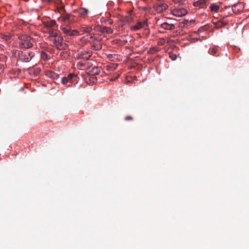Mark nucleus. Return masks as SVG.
Here are the masks:
<instances>
[{"label": "nucleus", "instance_id": "19", "mask_svg": "<svg viewBox=\"0 0 249 249\" xmlns=\"http://www.w3.org/2000/svg\"><path fill=\"white\" fill-rule=\"evenodd\" d=\"M79 12L80 14H83L84 15L87 14L88 11L85 9L82 8L80 9Z\"/></svg>", "mask_w": 249, "mask_h": 249}, {"label": "nucleus", "instance_id": "16", "mask_svg": "<svg viewBox=\"0 0 249 249\" xmlns=\"http://www.w3.org/2000/svg\"><path fill=\"white\" fill-rule=\"evenodd\" d=\"M217 52V49L216 48H212L210 49V53L211 54L214 55Z\"/></svg>", "mask_w": 249, "mask_h": 249}, {"label": "nucleus", "instance_id": "17", "mask_svg": "<svg viewBox=\"0 0 249 249\" xmlns=\"http://www.w3.org/2000/svg\"><path fill=\"white\" fill-rule=\"evenodd\" d=\"M62 31L65 34L69 35L71 29H70L69 27L63 28Z\"/></svg>", "mask_w": 249, "mask_h": 249}, {"label": "nucleus", "instance_id": "13", "mask_svg": "<svg viewBox=\"0 0 249 249\" xmlns=\"http://www.w3.org/2000/svg\"><path fill=\"white\" fill-rule=\"evenodd\" d=\"M144 23L142 22H138L136 25L131 26V29L132 30L136 31L139 30L143 27Z\"/></svg>", "mask_w": 249, "mask_h": 249}, {"label": "nucleus", "instance_id": "3", "mask_svg": "<svg viewBox=\"0 0 249 249\" xmlns=\"http://www.w3.org/2000/svg\"><path fill=\"white\" fill-rule=\"evenodd\" d=\"M87 38L90 37L91 39H93L92 45L91 48L94 50H99L102 48V44L101 43V38L97 36L94 35L92 36H89L88 35L87 36Z\"/></svg>", "mask_w": 249, "mask_h": 249}, {"label": "nucleus", "instance_id": "20", "mask_svg": "<svg viewBox=\"0 0 249 249\" xmlns=\"http://www.w3.org/2000/svg\"><path fill=\"white\" fill-rule=\"evenodd\" d=\"M125 119L127 120H131L132 119V117H131L130 116H128V117H126Z\"/></svg>", "mask_w": 249, "mask_h": 249}, {"label": "nucleus", "instance_id": "4", "mask_svg": "<svg viewBox=\"0 0 249 249\" xmlns=\"http://www.w3.org/2000/svg\"><path fill=\"white\" fill-rule=\"evenodd\" d=\"M171 13L175 17H181L186 15L187 11L183 8H175L172 10Z\"/></svg>", "mask_w": 249, "mask_h": 249}, {"label": "nucleus", "instance_id": "22", "mask_svg": "<svg viewBox=\"0 0 249 249\" xmlns=\"http://www.w3.org/2000/svg\"><path fill=\"white\" fill-rule=\"evenodd\" d=\"M221 22H218V24H221Z\"/></svg>", "mask_w": 249, "mask_h": 249}, {"label": "nucleus", "instance_id": "12", "mask_svg": "<svg viewBox=\"0 0 249 249\" xmlns=\"http://www.w3.org/2000/svg\"><path fill=\"white\" fill-rule=\"evenodd\" d=\"M100 31L102 33H106L107 34H110L112 33L113 30L112 29H111L110 28L103 27L101 28Z\"/></svg>", "mask_w": 249, "mask_h": 249}, {"label": "nucleus", "instance_id": "1", "mask_svg": "<svg viewBox=\"0 0 249 249\" xmlns=\"http://www.w3.org/2000/svg\"><path fill=\"white\" fill-rule=\"evenodd\" d=\"M31 38L26 35H22L19 37V46L21 48L28 49L33 46L32 43L30 41Z\"/></svg>", "mask_w": 249, "mask_h": 249}, {"label": "nucleus", "instance_id": "8", "mask_svg": "<svg viewBox=\"0 0 249 249\" xmlns=\"http://www.w3.org/2000/svg\"><path fill=\"white\" fill-rule=\"evenodd\" d=\"M161 28L167 30H173L175 29V26L173 24H169L167 22H164L160 25Z\"/></svg>", "mask_w": 249, "mask_h": 249}, {"label": "nucleus", "instance_id": "11", "mask_svg": "<svg viewBox=\"0 0 249 249\" xmlns=\"http://www.w3.org/2000/svg\"><path fill=\"white\" fill-rule=\"evenodd\" d=\"M210 8L211 12L217 13L219 10L220 6L216 3H213L210 5Z\"/></svg>", "mask_w": 249, "mask_h": 249}, {"label": "nucleus", "instance_id": "9", "mask_svg": "<svg viewBox=\"0 0 249 249\" xmlns=\"http://www.w3.org/2000/svg\"><path fill=\"white\" fill-rule=\"evenodd\" d=\"M91 27L85 25H82L80 29V31L83 33H89L91 31Z\"/></svg>", "mask_w": 249, "mask_h": 249}, {"label": "nucleus", "instance_id": "21", "mask_svg": "<svg viewBox=\"0 0 249 249\" xmlns=\"http://www.w3.org/2000/svg\"><path fill=\"white\" fill-rule=\"evenodd\" d=\"M47 2H49L52 1V0H46Z\"/></svg>", "mask_w": 249, "mask_h": 249}, {"label": "nucleus", "instance_id": "18", "mask_svg": "<svg viewBox=\"0 0 249 249\" xmlns=\"http://www.w3.org/2000/svg\"><path fill=\"white\" fill-rule=\"evenodd\" d=\"M169 56L172 60H175L177 58V55L176 54L172 53L169 54Z\"/></svg>", "mask_w": 249, "mask_h": 249}, {"label": "nucleus", "instance_id": "14", "mask_svg": "<svg viewBox=\"0 0 249 249\" xmlns=\"http://www.w3.org/2000/svg\"><path fill=\"white\" fill-rule=\"evenodd\" d=\"M41 57L44 60H47L49 59L47 54L43 52H41Z\"/></svg>", "mask_w": 249, "mask_h": 249}, {"label": "nucleus", "instance_id": "10", "mask_svg": "<svg viewBox=\"0 0 249 249\" xmlns=\"http://www.w3.org/2000/svg\"><path fill=\"white\" fill-rule=\"evenodd\" d=\"M91 54L90 53L87 52H84L81 53L80 54L79 57L82 59L87 60L91 56Z\"/></svg>", "mask_w": 249, "mask_h": 249}, {"label": "nucleus", "instance_id": "6", "mask_svg": "<svg viewBox=\"0 0 249 249\" xmlns=\"http://www.w3.org/2000/svg\"><path fill=\"white\" fill-rule=\"evenodd\" d=\"M194 5L199 8H205L207 6V0H199L194 3Z\"/></svg>", "mask_w": 249, "mask_h": 249}, {"label": "nucleus", "instance_id": "7", "mask_svg": "<svg viewBox=\"0 0 249 249\" xmlns=\"http://www.w3.org/2000/svg\"><path fill=\"white\" fill-rule=\"evenodd\" d=\"M100 72V70L98 67H93L91 68H89L88 70V72L89 73L90 75L92 76L96 75L98 74Z\"/></svg>", "mask_w": 249, "mask_h": 249}, {"label": "nucleus", "instance_id": "5", "mask_svg": "<svg viewBox=\"0 0 249 249\" xmlns=\"http://www.w3.org/2000/svg\"><path fill=\"white\" fill-rule=\"evenodd\" d=\"M76 76L74 74H70L67 77L62 78V82L63 84H69V86L71 84L76 80Z\"/></svg>", "mask_w": 249, "mask_h": 249}, {"label": "nucleus", "instance_id": "2", "mask_svg": "<svg viewBox=\"0 0 249 249\" xmlns=\"http://www.w3.org/2000/svg\"><path fill=\"white\" fill-rule=\"evenodd\" d=\"M51 40L53 41L54 46L59 50L65 49L67 47V44L63 43V38L60 36H55Z\"/></svg>", "mask_w": 249, "mask_h": 249}, {"label": "nucleus", "instance_id": "15", "mask_svg": "<svg viewBox=\"0 0 249 249\" xmlns=\"http://www.w3.org/2000/svg\"><path fill=\"white\" fill-rule=\"evenodd\" d=\"M79 35V32L77 30H71L69 35L70 36H77Z\"/></svg>", "mask_w": 249, "mask_h": 249}]
</instances>
